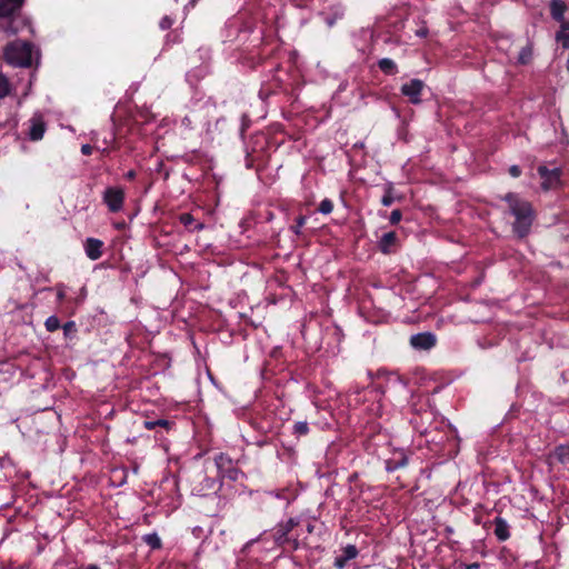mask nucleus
<instances>
[{"label":"nucleus","instance_id":"f257e3e1","mask_svg":"<svg viewBox=\"0 0 569 569\" xmlns=\"http://www.w3.org/2000/svg\"><path fill=\"white\" fill-rule=\"evenodd\" d=\"M500 199L507 203L508 212L515 218L511 226L513 234L518 239L527 238L537 218L533 204L516 192H508Z\"/></svg>","mask_w":569,"mask_h":569},{"label":"nucleus","instance_id":"f03ea898","mask_svg":"<svg viewBox=\"0 0 569 569\" xmlns=\"http://www.w3.org/2000/svg\"><path fill=\"white\" fill-rule=\"evenodd\" d=\"M299 525L295 518H290L286 522L278 523L273 531L272 538L278 547L297 550L299 548L298 536H291L292 530Z\"/></svg>","mask_w":569,"mask_h":569},{"label":"nucleus","instance_id":"7ed1b4c3","mask_svg":"<svg viewBox=\"0 0 569 569\" xmlns=\"http://www.w3.org/2000/svg\"><path fill=\"white\" fill-rule=\"evenodd\" d=\"M4 58L9 64L28 68L32 63V46L28 42L11 43L4 49Z\"/></svg>","mask_w":569,"mask_h":569},{"label":"nucleus","instance_id":"20e7f679","mask_svg":"<svg viewBox=\"0 0 569 569\" xmlns=\"http://www.w3.org/2000/svg\"><path fill=\"white\" fill-rule=\"evenodd\" d=\"M425 88L426 83L422 80L411 79L409 82H406L400 87V92L410 103L420 104L422 102L421 96Z\"/></svg>","mask_w":569,"mask_h":569},{"label":"nucleus","instance_id":"39448f33","mask_svg":"<svg viewBox=\"0 0 569 569\" xmlns=\"http://www.w3.org/2000/svg\"><path fill=\"white\" fill-rule=\"evenodd\" d=\"M103 201L111 212H118L123 207L124 192L121 188L109 187L103 193Z\"/></svg>","mask_w":569,"mask_h":569},{"label":"nucleus","instance_id":"423d86ee","mask_svg":"<svg viewBox=\"0 0 569 569\" xmlns=\"http://www.w3.org/2000/svg\"><path fill=\"white\" fill-rule=\"evenodd\" d=\"M359 555V550L355 545H347L341 548L340 555L335 558L333 567L336 569H345L348 562L356 559Z\"/></svg>","mask_w":569,"mask_h":569},{"label":"nucleus","instance_id":"0eeeda50","mask_svg":"<svg viewBox=\"0 0 569 569\" xmlns=\"http://www.w3.org/2000/svg\"><path fill=\"white\" fill-rule=\"evenodd\" d=\"M437 343L436 336L431 332H421L411 336L410 345L419 350H429Z\"/></svg>","mask_w":569,"mask_h":569},{"label":"nucleus","instance_id":"6e6552de","mask_svg":"<svg viewBox=\"0 0 569 569\" xmlns=\"http://www.w3.org/2000/svg\"><path fill=\"white\" fill-rule=\"evenodd\" d=\"M199 476L202 477V480L199 482V485L192 488V491L197 495L204 497L211 492H216L220 488V485L216 478L209 477L206 473Z\"/></svg>","mask_w":569,"mask_h":569},{"label":"nucleus","instance_id":"1a4fd4ad","mask_svg":"<svg viewBox=\"0 0 569 569\" xmlns=\"http://www.w3.org/2000/svg\"><path fill=\"white\" fill-rule=\"evenodd\" d=\"M538 173L542 179L541 187L545 190L551 189L560 179L559 169H548L546 166L538 167Z\"/></svg>","mask_w":569,"mask_h":569},{"label":"nucleus","instance_id":"9d476101","mask_svg":"<svg viewBox=\"0 0 569 569\" xmlns=\"http://www.w3.org/2000/svg\"><path fill=\"white\" fill-rule=\"evenodd\" d=\"M398 244V236L395 231L382 234L378 241V248L383 254H391L396 251Z\"/></svg>","mask_w":569,"mask_h":569},{"label":"nucleus","instance_id":"9b49d317","mask_svg":"<svg viewBox=\"0 0 569 569\" xmlns=\"http://www.w3.org/2000/svg\"><path fill=\"white\" fill-rule=\"evenodd\" d=\"M103 242L97 238H88L84 242V251L90 260H98L101 258L103 251Z\"/></svg>","mask_w":569,"mask_h":569},{"label":"nucleus","instance_id":"f8f14e48","mask_svg":"<svg viewBox=\"0 0 569 569\" xmlns=\"http://www.w3.org/2000/svg\"><path fill=\"white\" fill-rule=\"evenodd\" d=\"M550 465H552L553 460L561 463L563 467L569 469V446L568 445H559L555 448V450L549 456Z\"/></svg>","mask_w":569,"mask_h":569},{"label":"nucleus","instance_id":"ddd939ff","mask_svg":"<svg viewBox=\"0 0 569 569\" xmlns=\"http://www.w3.org/2000/svg\"><path fill=\"white\" fill-rule=\"evenodd\" d=\"M495 525V536L499 541H506L510 538V527L501 517H496L493 520Z\"/></svg>","mask_w":569,"mask_h":569},{"label":"nucleus","instance_id":"4468645a","mask_svg":"<svg viewBox=\"0 0 569 569\" xmlns=\"http://www.w3.org/2000/svg\"><path fill=\"white\" fill-rule=\"evenodd\" d=\"M24 0H1L0 17L7 18L16 13L23 4Z\"/></svg>","mask_w":569,"mask_h":569},{"label":"nucleus","instance_id":"2eb2a0df","mask_svg":"<svg viewBox=\"0 0 569 569\" xmlns=\"http://www.w3.org/2000/svg\"><path fill=\"white\" fill-rule=\"evenodd\" d=\"M567 10V4L562 0H552L550 2V14L553 20L557 22H566L565 21V12Z\"/></svg>","mask_w":569,"mask_h":569},{"label":"nucleus","instance_id":"dca6fc26","mask_svg":"<svg viewBox=\"0 0 569 569\" xmlns=\"http://www.w3.org/2000/svg\"><path fill=\"white\" fill-rule=\"evenodd\" d=\"M46 132V123L39 118H33L31 120V126L29 130V138L32 141H39L43 138Z\"/></svg>","mask_w":569,"mask_h":569},{"label":"nucleus","instance_id":"f3484780","mask_svg":"<svg viewBox=\"0 0 569 569\" xmlns=\"http://www.w3.org/2000/svg\"><path fill=\"white\" fill-rule=\"evenodd\" d=\"M214 465L217 467V470H218V476L220 473H224L226 470H230V471H234L236 472V468L232 466V460L231 458L226 455V453H219L214 457Z\"/></svg>","mask_w":569,"mask_h":569},{"label":"nucleus","instance_id":"a211bd4d","mask_svg":"<svg viewBox=\"0 0 569 569\" xmlns=\"http://www.w3.org/2000/svg\"><path fill=\"white\" fill-rule=\"evenodd\" d=\"M179 221L189 231H194V230L199 231V230H202L204 228V224L202 222H197L196 223L194 217L191 213H189V212L181 213L179 216Z\"/></svg>","mask_w":569,"mask_h":569},{"label":"nucleus","instance_id":"6ab92c4d","mask_svg":"<svg viewBox=\"0 0 569 569\" xmlns=\"http://www.w3.org/2000/svg\"><path fill=\"white\" fill-rule=\"evenodd\" d=\"M407 465H408V457L403 452H400L399 458L389 459L386 461V470L388 472H393L400 468H405Z\"/></svg>","mask_w":569,"mask_h":569},{"label":"nucleus","instance_id":"aec40b11","mask_svg":"<svg viewBox=\"0 0 569 569\" xmlns=\"http://www.w3.org/2000/svg\"><path fill=\"white\" fill-rule=\"evenodd\" d=\"M379 69L388 76H395L398 73V67L396 62L390 58H382L378 61Z\"/></svg>","mask_w":569,"mask_h":569},{"label":"nucleus","instance_id":"412c9836","mask_svg":"<svg viewBox=\"0 0 569 569\" xmlns=\"http://www.w3.org/2000/svg\"><path fill=\"white\" fill-rule=\"evenodd\" d=\"M556 40L563 49H569V22H562L560 30L556 33Z\"/></svg>","mask_w":569,"mask_h":569},{"label":"nucleus","instance_id":"4be33fe9","mask_svg":"<svg viewBox=\"0 0 569 569\" xmlns=\"http://www.w3.org/2000/svg\"><path fill=\"white\" fill-rule=\"evenodd\" d=\"M533 54V44L531 42H528L527 46H525L518 56V63L521 66H527L531 62Z\"/></svg>","mask_w":569,"mask_h":569},{"label":"nucleus","instance_id":"5701e85b","mask_svg":"<svg viewBox=\"0 0 569 569\" xmlns=\"http://www.w3.org/2000/svg\"><path fill=\"white\" fill-rule=\"evenodd\" d=\"M142 539L153 550L160 549L162 547V541L156 532L144 535Z\"/></svg>","mask_w":569,"mask_h":569},{"label":"nucleus","instance_id":"b1692460","mask_svg":"<svg viewBox=\"0 0 569 569\" xmlns=\"http://www.w3.org/2000/svg\"><path fill=\"white\" fill-rule=\"evenodd\" d=\"M306 223L307 217L303 214H299L298 217L295 218V223L290 226L289 230L296 236H301V229Z\"/></svg>","mask_w":569,"mask_h":569},{"label":"nucleus","instance_id":"393cba45","mask_svg":"<svg viewBox=\"0 0 569 569\" xmlns=\"http://www.w3.org/2000/svg\"><path fill=\"white\" fill-rule=\"evenodd\" d=\"M392 192H393V184L388 183L385 189V194L381 198L382 206L390 207L393 203L395 198L392 196Z\"/></svg>","mask_w":569,"mask_h":569},{"label":"nucleus","instance_id":"a878e982","mask_svg":"<svg viewBox=\"0 0 569 569\" xmlns=\"http://www.w3.org/2000/svg\"><path fill=\"white\" fill-rule=\"evenodd\" d=\"M309 425L307 421H298L293 425L292 433L297 437H303L309 433Z\"/></svg>","mask_w":569,"mask_h":569},{"label":"nucleus","instance_id":"bb28decb","mask_svg":"<svg viewBox=\"0 0 569 569\" xmlns=\"http://www.w3.org/2000/svg\"><path fill=\"white\" fill-rule=\"evenodd\" d=\"M44 327L49 332L58 330L61 327L59 318L57 316L48 317Z\"/></svg>","mask_w":569,"mask_h":569},{"label":"nucleus","instance_id":"cd10ccee","mask_svg":"<svg viewBox=\"0 0 569 569\" xmlns=\"http://www.w3.org/2000/svg\"><path fill=\"white\" fill-rule=\"evenodd\" d=\"M333 207H335V206H333L332 200H330V199L326 198V199H323V200L319 203V206H318V209H317V210H318L320 213H322V214H330V213L332 212V210H333Z\"/></svg>","mask_w":569,"mask_h":569},{"label":"nucleus","instance_id":"c85d7f7f","mask_svg":"<svg viewBox=\"0 0 569 569\" xmlns=\"http://www.w3.org/2000/svg\"><path fill=\"white\" fill-rule=\"evenodd\" d=\"M10 92V83L7 77L0 73V99L7 97Z\"/></svg>","mask_w":569,"mask_h":569},{"label":"nucleus","instance_id":"c756f323","mask_svg":"<svg viewBox=\"0 0 569 569\" xmlns=\"http://www.w3.org/2000/svg\"><path fill=\"white\" fill-rule=\"evenodd\" d=\"M63 335L66 338H69L72 333L77 332V327L74 321H67L63 326Z\"/></svg>","mask_w":569,"mask_h":569},{"label":"nucleus","instance_id":"7c9ffc66","mask_svg":"<svg viewBox=\"0 0 569 569\" xmlns=\"http://www.w3.org/2000/svg\"><path fill=\"white\" fill-rule=\"evenodd\" d=\"M157 428H162L166 431H170L174 427V422L168 419H157L156 420Z\"/></svg>","mask_w":569,"mask_h":569},{"label":"nucleus","instance_id":"2f4dec72","mask_svg":"<svg viewBox=\"0 0 569 569\" xmlns=\"http://www.w3.org/2000/svg\"><path fill=\"white\" fill-rule=\"evenodd\" d=\"M402 219V212L400 209H395L391 211L389 221L392 226L398 224Z\"/></svg>","mask_w":569,"mask_h":569},{"label":"nucleus","instance_id":"473e14b6","mask_svg":"<svg viewBox=\"0 0 569 569\" xmlns=\"http://www.w3.org/2000/svg\"><path fill=\"white\" fill-rule=\"evenodd\" d=\"M509 174L512 177V178H518L521 176V168L517 164H512L510 168H509Z\"/></svg>","mask_w":569,"mask_h":569},{"label":"nucleus","instance_id":"72a5a7b5","mask_svg":"<svg viewBox=\"0 0 569 569\" xmlns=\"http://www.w3.org/2000/svg\"><path fill=\"white\" fill-rule=\"evenodd\" d=\"M237 475H238V470L236 469V472L234 471H230L229 469L224 471V473H220L218 477H228L232 480H237Z\"/></svg>","mask_w":569,"mask_h":569},{"label":"nucleus","instance_id":"f704fd0d","mask_svg":"<svg viewBox=\"0 0 569 569\" xmlns=\"http://www.w3.org/2000/svg\"><path fill=\"white\" fill-rule=\"evenodd\" d=\"M93 151V147L90 144H82L81 146V153L84 156H90Z\"/></svg>","mask_w":569,"mask_h":569},{"label":"nucleus","instance_id":"c9c22d12","mask_svg":"<svg viewBox=\"0 0 569 569\" xmlns=\"http://www.w3.org/2000/svg\"><path fill=\"white\" fill-rule=\"evenodd\" d=\"M143 427L147 430H154L157 428L156 420H144L143 421Z\"/></svg>","mask_w":569,"mask_h":569},{"label":"nucleus","instance_id":"e433bc0d","mask_svg":"<svg viewBox=\"0 0 569 569\" xmlns=\"http://www.w3.org/2000/svg\"><path fill=\"white\" fill-rule=\"evenodd\" d=\"M137 176V172L134 170H129L127 173H126V179L128 180H133Z\"/></svg>","mask_w":569,"mask_h":569},{"label":"nucleus","instance_id":"4c0bfd02","mask_svg":"<svg viewBox=\"0 0 569 569\" xmlns=\"http://www.w3.org/2000/svg\"><path fill=\"white\" fill-rule=\"evenodd\" d=\"M160 24H161L162 29H166V28H169L170 22H169L168 18H164V19H162Z\"/></svg>","mask_w":569,"mask_h":569},{"label":"nucleus","instance_id":"58836bf2","mask_svg":"<svg viewBox=\"0 0 569 569\" xmlns=\"http://www.w3.org/2000/svg\"><path fill=\"white\" fill-rule=\"evenodd\" d=\"M313 530H315V525H313V523H308V525H307V531H308L309 533H312V532H313Z\"/></svg>","mask_w":569,"mask_h":569},{"label":"nucleus","instance_id":"ea45409f","mask_svg":"<svg viewBox=\"0 0 569 569\" xmlns=\"http://www.w3.org/2000/svg\"><path fill=\"white\" fill-rule=\"evenodd\" d=\"M57 297L61 301L64 298V292L63 291H59Z\"/></svg>","mask_w":569,"mask_h":569},{"label":"nucleus","instance_id":"a19ab883","mask_svg":"<svg viewBox=\"0 0 569 569\" xmlns=\"http://www.w3.org/2000/svg\"><path fill=\"white\" fill-rule=\"evenodd\" d=\"M86 569H100L97 565H89Z\"/></svg>","mask_w":569,"mask_h":569},{"label":"nucleus","instance_id":"79ce46f5","mask_svg":"<svg viewBox=\"0 0 569 569\" xmlns=\"http://www.w3.org/2000/svg\"><path fill=\"white\" fill-rule=\"evenodd\" d=\"M328 24H329L330 27H331V26H333V20H329V21H328Z\"/></svg>","mask_w":569,"mask_h":569},{"label":"nucleus","instance_id":"37998d69","mask_svg":"<svg viewBox=\"0 0 569 569\" xmlns=\"http://www.w3.org/2000/svg\"><path fill=\"white\" fill-rule=\"evenodd\" d=\"M470 568H478V565H477V563H475V565H472Z\"/></svg>","mask_w":569,"mask_h":569}]
</instances>
